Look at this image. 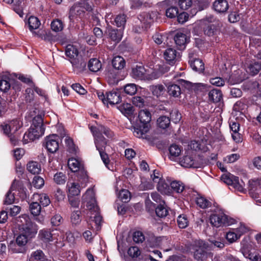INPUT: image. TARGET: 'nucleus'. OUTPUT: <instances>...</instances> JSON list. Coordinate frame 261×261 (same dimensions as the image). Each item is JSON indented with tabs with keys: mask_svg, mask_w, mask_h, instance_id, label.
I'll list each match as a JSON object with an SVG mask.
<instances>
[{
	"mask_svg": "<svg viewBox=\"0 0 261 261\" xmlns=\"http://www.w3.org/2000/svg\"><path fill=\"white\" fill-rule=\"evenodd\" d=\"M82 201L86 204L87 208L90 211L91 216L89 225L98 231L100 229L102 217L99 214V208L95 199L93 188H89L83 195Z\"/></svg>",
	"mask_w": 261,
	"mask_h": 261,
	"instance_id": "f257e3e1",
	"label": "nucleus"
},
{
	"mask_svg": "<svg viewBox=\"0 0 261 261\" xmlns=\"http://www.w3.org/2000/svg\"><path fill=\"white\" fill-rule=\"evenodd\" d=\"M131 121L134 120V135L139 138L145 139L146 140L153 142L155 138L150 137L146 134L149 131L151 120V115H125Z\"/></svg>",
	"mask_w": 261,
	"mask_h": 261,
	"instance_id": "f03ea898",
	"label": "nucleus"
},
{
	"mask_svg": "<svg viewBox=\"0 0 261 261\" xmlns=\"http://www.w3.org/2000/svg\"><path fill=\"white\" fill-rule=\"evenodd\" d=\"M189 249L193 252V257L197 261H204L208 257H212V247L203 240L194 241L190 244Z\"/></svg>",
	"mask_w": 261,
	"mask_h": 261,
	"instance_id": "7ed1b4c3",
	"label": "nucleus"
},
{
	"mask_svg": "<svg viewBox=\"0 0 261 261\" xmlns=\"http://www.w3.org/2000/svg\"><path fill=\"white\" fill-rule=\"evenodd\" d=\"M45 146L47 151L54 153L59 149V138L56 135L47 136L45 139Z\"/></svg>",
	"mask_w": 261,
	"mask_h": 261,
	"instance_id": "20e7f679",
	"label": "nucleus"
},
{
	"mask_svg": "<svg viewBox=\"0 0 261 261\" xmlns=\"http://www.w3.org/2000/svg\"><path fill=\"white\" fill-rule=\"evenodd\" d=\"M221 179L228 185L232 186L239 191L243 192L244 188L239 181V177L229 174L222 176Z\"/></svg>",
	"mask_w": 261,
	"mask_h": 261,
	"instance_id": "39448f33",
	"label": "nucleus"
},
{
	"mask_svg": "<svg viewBox=\"0 0 261 261\" xmlns=\"http://www.w3.org/2000/svg\"><path fill=\"white\" fill-rule=\"evenodd\" d=\"M210 221L213 226L216 227L223 225H229L227 216L223 213L212 215L210 218Z\"/></svg>",
	"mask_w": 261,
	"mask_h": 261,
	"instance_id": "423d86ee",
	"label": "nucleus"
},
{
	"mask_svg": "<svg viewBox=\"0 0 261 261\" xmlns=\"http://www.w3.org/2000/svg\"><path fill=\"white\" fill-rule=\"evenodd\" d=\"M87 59L80 56L75 59L71 60L73 70L79 74L83 72L86 69Z\"/></svg>",
	"mask_w": 261,
	"mask_h": 261,
	"instance_id": "0eeeda50",
	"label": "nucleus"
},
{
	"mask_svg": "<svg viewBox=\"0 0 261 261\" xmlns=\"http://www.w3.org/2000/svg\"><path fill=\"white\" fill-rule=\"evenodd\" d=\"M44 131L45 127H33L31 126L28 133L24 134V138L25 139V137H27L30 141H34L42 136L44 135Z\"/></svg>",
	"mask_w": 261,
	"mask_h": 261,
	"instance_id": "6e6552de",
	"label": "nucleus"
},
{
	"mask_svg": "<svg viewBox=\"0 0 261 261\" xmlns=\"http://www.w3.org/2000/svg\"><path fill=\"white\" fill-rule=\"evenodd\" d=\"M21 182L18 180H14L11 185L10 190L7 192L6 195V199L4 201L5 204H11L14 201L15 197L14 194L12 193V191L21 189Z\"/></svg>",
	"mask_w": 261,
	"mask_h": 261,
	"instance_id": "1a4fd4ad",
	"label": "nucleus"
},
{
	"mask_svg": "<svg viewBox=\"0 0 261 261\" xmlns=\"http://www.w3.org/2000/svg\"><path fill=\"white\" fill-rule=\"evenodd\" d=\"M37 228L35 225L31 222H27L25 225H23L20 228V232L27 237L28 238H32L37 233Z\"/></svg>",
	"mask_w": 261,
	"mask_h": 261,
	"instance_id": "9d476101",
	"label": "nucleus"
},
{
	"mask_svg": "<svg viewBox=\"0 0 261 261\" xmlns=\"http://www.w3.org/2000/svg\"><path fill=\"white\" fill-rule=\"evenodd\" d=\"M54 232V230L51 231L49 229L41 230L39 232V238L45 243L57 240L56 234Z\"/></svg>",
	"mask_w": 261,
	"mask_h": 261,
	"instance_id": "9b49d317",
	"label": "nucleus"
},
{
	"mask_svg": "<svg viewBox=\"0 0 261 261\" xmlns=\"http://www.w3.org/2000/svg\"><path fill=\"white\" fill-rule=\"evenodd\" d=\"M68 188V196L73 197L79 195L81 193L79 184L74 181L69 180L67 184Z\"/></svg>",
	"mask_w": 261,
	"mask_h": 261,
	"instance_id": "f8f14e48",
	"label": "nucleus"
},
{
	"mask_svg": "<svg viewBox=\"0 0 261 261\" xmlns=\"http://www.w3.org/2000/svg\"><path fill=\"white\" fill-rule=\"evenodd\" d=\"M189 38H188L186 35L181 33L177 32L174 37V40L179 49L185 48L186 43L189 41Z\"/></svg>",
	"mask_w": 261,
	"mask_h": 261,
	"instance_id": "ddd939ff",
	"label": "nucleus"
},
{
	"mask_svg": "<svg viewBox=\"0 0 261 261\" xmlns=\"http://www.w3.org/2000/svg\"><path fill=\"white\" fill-rule=\"evenodd\" d=\"M214 9L218 13L226 12L229 8V5L226 0H216L213 3Z\"/></svg>",
	"mask_w": 261,
	"mask_h": 261,
	"instance_id": "4468645a",
	"label": "nucleus"
},
{
	"mask_svg": "<svg viewBox=\"0 0 261 261\" xmlns=\"http://www.w3.org/2000/svg\"><path fill=\"white\" fill-rule=\"evenodd\" d=\"M44 115H28L26 119L31 120V125L33 127H44L43 117Z\"/></svg>",
	"mask_w": 261,
	"mask_h": 261,
	"instance_id": "2eb2a0df",
	"label": "nucleus"
},
{
	"mask_svg": "<svg viewBox=\"0 0 261 261\" xmlns=\"http://www.w3.org/2000/svg\"><path fill=\"white\" fill-rule=\"evenodd\" d=\"M191 67L195 71L201 72L204 70V64L203 61L199 59H191L189 60Z\"/></svg>",
	"mask_w": 261,
	"mask_h": 261,
	"instance_id": "dca6fc26",
	"label": "nucleus"
},
{
	"mask_svg": "<svg viewBox=\"0 0 261 261\" xmlns=\"http://www.w3.org/2000/svg\"><path fill=\"white\" fill-rule=\"evenodd\" d=\"M27 261H47V259L41 250H37L32 252Z\"/></svg>",
	"mask_w": 261,
	"mask_h": 261,
	"instance_id": "f3484780",
	"label": "nucleus"
},
{
	"mask_svg": "<svg viewBox=\"0 0 261 261\" xmlns=\"http://www.w3.org/2000/svg\"><path fill=\"white\" fill-rule=\"evenodd\" d=\"M121 100V97L118 92L112 91L107 93L106 103H109L110 105H115L118 103Z\"/></svg>",
	"mask_w": 261,
	"mask_h": 261,
	"instance_id": "a211bd4d",
	"label": "nucleus"
},
{
	"mask_svg": "<svg viewBox=\"0 0 261 261\" xmlns=\"http://www.w3.org/2000/svg\"><path fill=\"white\" fill-rule=\"evenodd\" d=\"M145 72L146 70L143 66H137L132 69V75L136 79L143 80L145 78Z\"/></svg>",
	"mask_w": 261,
	"mask_h": 261,
	"instance_id": "6ab92c4d",
	"label": "nucleus"
},
{
	"mask_svg": "<svg viewBox=\"0 0 261 261\" xmlns=\"http://www.w3.org/2000/svg\"><path fill=\"white\" fill-rule=\"evenodd\" d=\"M244 87L245 89L249 90L252 93L261 91V85L257 81H248L244 85Z\"/></svg>",
	"mask_w": 261,
	"mask_h": 261,
	"instance_id": "aec40b11",
	"label": "nucleus"
},
{
	"mask_svg": "<svg viewBox=\"0 0 261 261\" xmlns=\"http://www.w3.org/2000/svg\"><path fill=\"white\" fill-rule=\"evenodd\" d=\"M108 32L110 38L115 43H118L121 40L122 32L120 30L109 29Z\"/></svg>",
	"mask_w": 261,
	"mask_h": 261,
	"instance_id": "412c9836",
	"label": "nucleus"
},
{
	"mask_svg": "<svg viewBox=\"0 0 261 261\" xmlns=\"http://www.w3.org/2000/svg\"><path fill=\"white\" fill-rule=\"evenodd\" d=\"M169 105L168 103L165 102L164 103L158 104L155 106L154 107V113H169V114H172L173 113L174 114H178V111H175L174 112H170L168 110V108Z\"/></svg>",
	"mask_w": 261,
	"mask_h": 261,
	"instance_id": "4be33fe9",
	"label": "nucleus"
},
{
	"mask_svg": "<svg viewBox=\"0 0 261 261\" xmlns=\"http://www.w3.org/2000/svg\"><path fill=\"white\" fill-rule=\"evenodd\" d=\"M27 168L29 172L34 174H39L41 171L40 164L36 161H30L27 165Z\"/></svg>",
	"mask_w": 261,
	"mask_h": 261,
	"instance_id": "5701e85b",
	"label": "nucleus"
},
{
	"mask_svg": "<svg viewBox=\"0 0 261 261\" xmlns=\"http://www.w3.org/2000/svg\"><path fill=\"white\" fill-rule=\"evenodd\" d=\"M246 100L242 99L234 105L233 110L236 112H239L240 114H245L247 110L248 106L245 103Z\"/></svg>",
	"mask_w": 261,
	"mask_h": 261,
	"instance_id": "b1692460",
	"label": "nucleus"
},
{
	"mask_svg": "<svg viewBox=\"0 0 261 261\" xmlns=\"http://www.w3.org/2000/svg\"><path fill=\"white\" fill-rule=\"evenodd\" d=\"M209 100L213 102H218L222 99V94L221 90L214 89L208 93Z\"/></svg>",
	"mask_w": 261,
	"mask_h": 261,
	"instance_id": "393cba45",
	"label": "nucleus"
},
{
	"mask_svg": "<svg viewBox=\"0 0 261 261\" xmlns=\"http://www.w3.org/2000/svg\"><path fill=\"white\" fill-rule=\"evenodd\" d=\"M165 58L169 64H173L176 57V51L171 48H169L164 53Z\"/></svg>",
	"mask_w": 261,
	"mask_h": 261,
	"instance_id": "a878e982",
	"label": "nucleus"
},
{
	"mask_svg": "<svg viewBox=\"0 0 261 261\" xmlns=\"http://www.w3.org/2000/svg\"><path fill=\"white\" fill-rule=\"evenodd\" d=\"M65 54L69 58L70 61H71V60L75 59L80 56L77 49L73 45L70 44L66 46Z\"/></svg>",
	"mask_w": 261,
	"mask_h": 261,
	"instance_id": "bb28decb",
	"label": "nucleus"
},
{
	"mask_svg": "<svg viewBox=\"0 0 261 261\" xmlns=\"http://www.w3.org/2000/svg\"><path fill=\"white\" fill-rule=\"evenodd\" d=\"M157 189L163 194L169 195L171 192V190L169 185L163 179H160L158 181Z\"/></svg>",
	"mask_w": 261,
	"mask_h": 261,
	"instance_id": "cd10ccee",
	"label": "nucleus"
},
{
	"mask_svg": "<svg viewBox=\"0 0 261 261\" xmlns=\"http://www.w3.org/2000/svg\"><path fill=\"white\" fill-rule=\"evenodd\" d=\"M180 164L185 167L198 168V166L195 163L193 158L189 155H185L180 161Z\"/></svg>",
	"mask_w": 261,
	"mask_h": 261,
	"instance_id": "c85d7f7f",
	"label": "nucleus"
},
{
	"mask_svg": "<svg viewBox=\"0 0 261 261\" xmlns=\"http://www.w3.org/2000/svg\"><path fill=\"white\" fill-rule=\"evenodd\" d=\"M88 67L91 71L96 72L101 69V64L97 59L92 58L88 61Z\"/></svg>",
	"mask_w": 261,
	"mask_h": 261,
	"instance_id": "c756f323",
	"label": "nucleus"
},
{
	"mask_svg": "<svg viewBox=\"0 0 261 261\" xmlns=\"http://www.w3.org/2000/svg\"><path fill=\"white\" fill-rule=\"evenodd\" d=\"M68 166L73 172H76L83 167L82 164L75 158H71L68 160Z\"/></svg>",
	"mask_w": 261,
	"mask_h": 261,
	"instance_id": "7c9ffc66",
	"label": "nucleus"
},
{
	"mask_svg": "<svg viewBox=\"0 0 261 261\" xmlns=\"http://www.w3.org/2000/svg\"><path fill=\"white\" fill-rule=\"evenodd\" d=\"M112 64L115 69L121 70L125 65V61L122 57L118 56L113 59Z\"/></svg>",
	"mask_w": 261,
	"mask_h": 261,
	"instance_id": "2f4dec72",
	"label": "nucleus"
},
{
	"mask_svg": "<svg viewBox=\"0 0 261 261\" xmlns=\"http://www.w3.org/2000/svg\"><path fill=\"white\" fill-rule=\"evenodd\" d=\"M181 147L176 144H172L169 148V159L174 160L176 157L178 156L181 153Z\"/></svg>",
	"mask_w": 261,
	"mask_h": 261,
	"instance_id": "473e14b6",
	"label": "nucleus"
},
{
	"mask_svg": "<svg viewBox=\"0 0 261 261\" xmlns=\"http://www.w3.org/2000/svg\"><path fill=\"white\" fill-rule=\"evenodd\" d=\"M167 92L170 96L178 97L181 94V89L179 86L176 84H171L168 87Z\"/></svg>",
	"mask_w": 261,
	"mask_h": 261,
	"instance_id": "72a5a7b5",
	"label": "nucleus"
},
{
	"mask_svg": "<svg viewBox=\"0 0 261 261\" xmlns=\"http://www.w3.org/2000/svg\"><path fill=\"white\" fill-rule=\"evenodd\" d=\"M94 142L96 149L98 151L105 150L107 146V141L106 139L102 135L96 138Z\"/></svg>",
	"mask_w": 261,
	"mask_h": 261,
	"instance_id": "f704fd0d",
	"label": "nucleus"
},
{
	"mask_svg": "<svg viewBox=\"0 0 261 261\" xmlns=\"http://www.w3.org/2000/svg\"><path fill=\"white\" fill-rule=\"evenodd\" d=\"M76 176L78 181L81 182L82 185L87 183L88 181V176L87 174V171L85 170L84 167L76 172Z\"/></svg>",
	"mask_w": 261,
	"mask_h": 261,
	"instance_id": "c9c22d12",
	"label": "nucleus"
},
{
	"mask_svg": "<svg viewBox=\"0 0 261 261\" xmlns=\"http://www.w3.org/2000/svg\"><path fill=\"white\" fill-rule=\"evenodd\" d=\"M170 118L166 115H162L157 119L158 126L163 129L167 128L170 124Z\"/></svg>",
	"mask_w": 261,
	"mask_h": 261,
	"instance_id": "e433bc0d",
	"label": "nucleus"
},
{
	"mask_svg": "<svg viewBox=\"0 0 261 261\" xmlns=\"http://www.w3.org/2000/svg\"><path fill=\"white\" fill-rule=\"evenodd\" d=\"M261 70V62H252L248 66V71L252 75L257 74Z\"/></svg>",
	"mask_w": 261,
	"mask_h": 261,
	"instance_id": "4c0bfd02",
	"label": "nucleus"
},
{
	"mask_svg": "<svg viewBox=\"0 0 261 261\" xmlns=\"http://www.w3.org/2000/svg\"><path fill=\"white\" fill-rule=\"evenodd\" d=\"M34 197L38 198L39 200L40 203L43 206H46L50 203V199L49 196L44 193H41L40 194H34Z\"/></svg>",
	"mask_w": 261,
	"mask_h": 261,
	"instance_id": "58836bf2",
	"label": "nucleus"
},
{
	"mask_svg": "<svg viewBox=\"0 0 261 261\" xmlns=\"http://www.w3.org/2000/svg\"><path fill=\"white\" fill-rule=\"evenodd\" d=\"M171 188L175 192L180 193L185 189V185L180 181H173L170 184Z\"/></svg>",
	"mask_w": 261,
	"mask_h": 261,
	"instance_id": "ea45409f",
	"label": "nucleus"
},
{
	"mask_svg": "<svg viewBox=\"0 0 261 261\" xmlns=\"http://www.w3.org/2000/svg\"><path fill=\"white\" fill-rule=\"evenodd\" d=\"M167 241V239L164 237L152 238L151 240L150 246L151 247L162 246Z\"/></svg>",
	"mask_w": 261,
	"mask_h": 261,
	"instance_id": "a19ab883",
	"label": "nucleus"
},
{
	"mask_svg": "<svg viewBox=\"0 0 261 261\" xmlns=\"http://www.w3.org/2000/svg\"><path fill=\"white\" fill-rule=\"evenodd\" d=\"M124 92L128 95H135L137 91V86L135 84H128L123 87Z\"/></svg>",
	"mask_w": 261,
	"mask_h": 261,
	"instance_id": "79ce46f5",
	"label": "nucleus"
},
{
	"mask_svg": "<svg viewBox=\"0 0 261 261\" xmlns=\"http://www.w3.org/2000/svg\"><path fill=\"white\" fill-rule=\"evenodd\" d=\"M28 23L30 30L37 29L40 25V22L38 18L35 16H31L28 20Z\"/></svg>",
	"mask_w": 261,
	"mask_h": 261,
	"instance_id": "37998d69",
	"label": "nucleus"
},
{
	"mask_svg": "<svg viewBox=\"0 0 261 261\" xmlns=\"http://www.w3.org/2000/svg\"><path fill=\"white\" fill-rule=\"evenodd\" d=\"M196 203L202 208H206L211 205V202L202 196H199L197 198Z\"/></svg>",
	"mask_w": 261,
	"mask_h": 261,
	"instance_id": "c03bdc74",
	"label": "nucleus"
},
{
	"mask_svg": "<svg viewBox=\"0 0 261 261\" xmlns=\"http://www.w3.org/2000/svg\"><path fill=\"white\" fill-rule=\"evenodd\" d=\"M153 95L159 97L163 94L165 88L162 85H153L150 88Z\"/></svg>",
	"mask_w": 261,
	"mask_h": 261,
	"instance_id": "a18cd8bd",
	"label": "nucleus"
},
{
	"mask_svg": "<svg viewBox=\"0 0 261 261\" xmlns=\"http://www.w3.org/2000/svg\"><path fill=\"white\" fill-rule=\"evenodd\" d=\"M41 207L37 202H33L30 205V210L34 216H38L41 212Z\"/></svg>",
	"mask_w": 261,
	"mask_h": 261,
	"instance_id": "49530a36",
	"label": "nucleus"
},
{
	"mask_svg": "<svg viewBox=\"0 0 261 261\" xmlns=\"http://www.w3.org/2000/svg\"><path fill=\"white\" fill-rule=\"evenodd\" d=\"M155 213L159 217L164 218L168 215V211L164 205L160 204L156 207Z\"/></svg>",
	"mask_w": 261,
	"mask_h": 261,
	"instance_id": "de8ad7c7",
	"label": "nucleus"
},
{
	"mask_svg": "<svg viewBox=\"0 0 261 261\" xmlns=\"http://www.w3.org/2000/svg\"><path fill=\"white\" fill-rule=\"evenodd\" d=\"M54 180L57 184H64L66 180V175L62 172H58L55 174Z\"/></svg>",
	"mask_w": 261,
	"mask_h": 261,
	"instance_id": "09e8293b",
	"label": "nucleus"
},
{
	"mask_svg": "<svg viewBox=\"0 0 261 261\" xmlns=\"http://www.w3.org/2000/svg\"><path fill=\"white\" fill-rule=\"evenodd\" d=\"M119 108L121 112L123 114H132L134 108L131 104L126 103L121 105Z\"/></svg>",
	"mask_w": 261,
	"mask_h": 261,
	"instance_id": "8fccbe9b",
	"label": "nucleus"
},
{
	"mask_svg": "<svg viewBox=\"0 0 261 261\" xmlns=\"http://www.w3.org/2000/svg\"><path fill=\"white\" fill-rule=\"evenodd\" d=\"M177 224L179 228H185L188 226L189 221L186 215H179L177 218Z\"/></svg>",
	"mask_w": 261,
	"mask_h": 261,
	"instance_id": "3c124183",
	"label": "nucleus"
},
{
	"mask_svg": "<svg viewBox=\"0 0 261 261\" xmlns=\"http://www.w3.org/2000/svg\"><path fill=\"white\" fill-rule=\"evenodd\" d=\"M51 28L55 32H59L62 30L63 25L61 20L56 19L52 21L51 23Z\"/></svg>",
	"mask_w": 261,
	"mask_h": 261,
	"instance_id": "603ef678",
	"label": "nucleus"
},
{
	"mask_svg": "<svg viewBox=\"0 0 261 261\" xmlns=\"http://www.w3.org/2000/svg\"><path fill=\"white\" fill-rule=\"evenodd\" d=\"M134 105L139 108H143L145 106V98L141 96H135L132 99Z\"/></svg>",
	"mask_w": 261,
	"mask_h": 261,
	"instance_id": "864d4df0",
	"label": "nucleus"
},
{
	"mask_svg": "<svg viewBox=\"0 0 261 261\" xmlns=\"http://www.w3.org/2000/svg\"><path fill=\"white\" fill-rule=\"evenodd\" d=\"M178 14V9L176 7H171L168 8L166 11V16L170 18L176 17Z\"/></svg>",
	"mask_w": 261,
	"mask_h": 261,
	"instance_id": "5fc2aeb1",
	"label": "nucleus"
},
{
	"mask_svg": "<svg viewBox=\"0 0 261 261\" xmlns=\"http://www.w3.org/2000/svg\"><path fill=\"white\" fill-rule=\"evenodd\" d=\"M44 184V181L43 178L40 176H36L34 177L32 181V185L37 189H40Z\"/></svg>",
	"mask_w": 261,
	"mask_h": 261,
	"instance_id": "6e6d98bb",
	"label": "nucleus"
},
{
	"mask_svg": "<svg viewBox=\"0 0 261 261\" xmlns=\"http://www.w3.org/2000/svg\"><path fill=\"white\" fill-rule=\"evenodd\" d=\"M81 212L79 210L73 211L71 215V221L72 224H77L81 222Z\"/></svg>",
	"mask_w": 261,
	"mask_h": 261,
	"instance_id": "4d7b16f0",
	"label": "nucleus"
},
{
	"mask_svg": "<svg viewBox=\"0 0 261 261\" xmlns=\"http://www.w3.org/2000/svg\"><path fill=\"white\" fill-rule=\"evenodd\" d=\"M115 22L117 27H123L126 22V16L124 14L118 15L115 19Z\"/></svg>",
	"mask_w": 261,
	"mask_h": 261,
	"instance_id": "13d9d810",
	"label": "nucleus"
},
{
	"mask_svg": "<svg viewBox=\"0 0 261 261\" xmlns=\"http://www.w3.org/2000/svg\"><path fill=\"white\" fill-rule=\"evenodd\" d=\"M119 198L123 202H127L130 199V194L127 190H122L119 193Z\"/></svg>",
	"mask_w": 261,
	"mask_h": 261,
	"instance_id": "bf43d9fd",
	"label": "nucleus"
},
{
	"mask_svg": "<svg viewBox=\"0 0 261 261\" xmlns=\"http://www.w3.org/2000/svg\"><path fill=\"white\" fill-rule=\"evenodd\" d=\"M226 238L230 243H232L238 240L240 237L237 232L229 231L226 234Z\"/></svg>",
	"mask_w": 261,
	"mask_h": 261,
	"instance_id": "052dcab7",
	"label": "nucleus"
},
{
	"mask_svg": "<svg viewBox=\"0 0 261 261\" xmlns=\"http://www.w3.org/2000/svg\"><path fill=\"white\" fill-rule=\"evenodd\" d=\"M192 0H179L178 1V5L182 10H187L192 7Z\"/></svg>",
	"mask_w": 261,
	"mask_h": 261,
	"instance_id": "680f3d73",
	"label": "nucleus"
},
{
	"mask_svg": "<svg viewBox=\"0 0 261 261\" xmlns=\"http://www.w3.org/2000/svg\"><path fill=\"white\" fill-rule=\"evenodd\" d=\"M29 239L27 237L20 232L19 236L16 238V242L18 245L22 246L27 244Z\"/></svg>",
	"mask_w": 261,
	"mask_h": 261,
	"instance_id": "e2e57ef3",
	"label": "nucleus"
},
{
	"mask_svg": "<svg viewBox=\"0 0 261 261\" xmlns=\"http://www.w3.org/2000/svg\"><path fill=\"white\" fill-rule=\"evenodd\" d=\"M241 16L237 11L230 12L228 15V20L231 23H235L240 20Z\"/></svg>",
	"mask_w": 261,
	"mask_h": 261,
	"instance_id": "0e129e2a",
	"label": "nucleus"
},
{
	"mask_svg": "<svg viewBox=\"0 0 261 261\" xmlns=\"http://www.w3.org/2000/svg\"><path fill=\"white\" fill-rule=\"evenodd\" d=\"M117 69L114 68L113 67H109L106 70V75L107 77L110 79H115L117 77Z\"/></svg>",
	"mask_w": 261,
	"mask_h": 261,
	"instance_id": "69168bd1",
	"label": "nucleus"
},
{
	"mask_svg": "<svg viewBox=\"0 0 261 261\" xmlns=\"http://www.w3.org/2000/svg\"><path fill=\"white\" fill-rule=\"evenodd\" d=\"M141 252L139 248L136 246L130 247L128 250V255L132 257H137L140 255Z\"/></svg>",
	"mask_w": 261,
	"mask_h": 261,
	"instance_id": "338daca9",
	"label": "nucleus"
},
{
	"mask_svg": "<svg viewBox=\"0 0 261 261\" xmlns=\"http://www.w3.org/2000/svg\"><path fill=\"white\" fill-rule=\"evenodd\" d=\"M11 85L8 81L2 79L0 81V90L7 92L10 88Z\"/></svg>",
	"mask_w": 261,
	"mask_h": 261,
	"instance_id": "774afa93",
	"label": "nucleus"
}]
</instances>
